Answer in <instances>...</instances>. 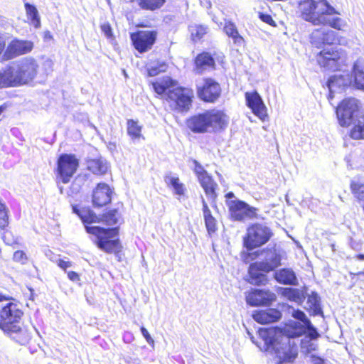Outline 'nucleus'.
Returning <instances> with one entry per match:
<instances>
[{"instance_id":"obj_42","label":"nucleus","mask_w":364,"mask_h":364,"mask_svg":"<svg viewBox=\"0 0 364 364\" xmlns=\"http://www.w3.org/2000/svg\"><path fill=\"white\" fill-rule=\"evenodd\" d=\"M189 31L193 41L200 40L208 32V28L203 25H192L189 26Z\"/></svg>"},{"instance_id":"obj_61","label":"nucleus","mask_w":364,"mask_h":364,"mask_svg":"<svg viewBox=\"0 0 364 364\" xmlns=\"http://www.w3.org/2000/svg\"><path fill=\"white\" fill-rule=\"evenodd\" d=\"M356 257L359 260H364V254L358 255Z\"/></svg>"},{"instance_id":"obj_45","label":"nucleus","mask_w":364,"mask_h":364,"mask_svg":"<svg viewBox=\"0 0 364 364\" xmlns=\"http://www.w3.org/2000/svg\"><path fill=\"white\" fill-rule=\"evenodd\" d=\"M183 111L188 110L194 98V92L192 89L183 87Z\"/></svg>"},{"instance_id":"obj_29","label":"nucleus","mask_w":364,"mask_h":364,"mask_svg":"<svg viewBox=\"0 0 364 364\" xmlns=\"http://www.w3.org/2000/svg\"><path fill=\"white\" fill-rule=\"evenodd\" d=\"M364 67L358 60L353 64L352 73L353 74V85L358 90L364 91Z\"/></svg>"},{"instance_id":"obj_32","label":"nucleus","mask_w":364,"mask_h":364,"mask_svg":"<svg viewBox=\"0 0 364 364\" xmlns=\"http://www.w3.org/2000/svg\"><path fill=\"white\" fill-rule=\"evenodd\" d=\"M281 294L287 299L294 301L297 304H301L305 298V294L304 291L298 289L282 288Z\"/></svg>"},{"instance_id":"obj_34","label":"nucleus","mask_w":364,"mask_h":364,"mask_svg":"<svg viewBox=\"0 0 364 364\" xmlns=\"http://www.w3.org/2000/svg\"><path fill=\"white\" fill-rule=\"evenodd\" d=\"M24 7L26 16L30 20L31 24L33 25L35 28H39L41 26V18L36 7L28 2L24 3Z\"/></svg>"},{"instance_id":"obj_8","label":"nucleus","mask_w":364,"mask_h":364,"mask_svg":"<svg viewBox=\"0 0 364 364\" xmlns=\"http://www.w3.org/2000/svg\"><path fill=\"white\" fill-rule=\"evenodd\" d=\"M273 235L271 229L265 225L255 223L250 226L244 237V246L252 250L266 244Z\"/></svg>"},{"instance_id":"obj_57","label":"nucleus","mask_w":364,"mask_h":364,"mask_svg":"<svg viewBox=\"0 0 364 364\" xmlns=\"http://www.w3.org/2000/svg\"><path fill=\"white\" fill-rule=\"evenodd\" d=\"M311 360L314 364H324V360L314 355H311Z\"/></svg>"},{"instance_id":"obj_46","label":"nucleus","mask_w":364,"mask_h":364,"mask_svg":"<svg viewBox=\"0 0 364 364\" xmlns=\"http://www.w3.org/2000/svg\"><path fill=\"white\" fill-rule=\"evenodd\" d=\"M317 345L311 341L310 340L304 339L301 341V352L305 354H310L313 351H315L317 350Z\"/></svg>"},{"instance_id":"obj_48","label":"nucleus","mask_w":364,"mask_h":364,"mask_svg":"<svg viewBox=\"0 0 364 364\" xmlns=\"http://www.w3.org/2000/svg\"><path fill=\"white\" fill-rule=\"evenodd\" d=\"M292 316L299 321H302L303 323L299 322L305 328L306 321H310L304 314V313L300 310H293Z\"/></svg>"},{"instance_id":"obj_63","label":"nucleus","mask_w":364,"mask_h":364,"mask_svg":"<svg viewBox=\"0 0 364 364\" xmlns=\"http://www.w3.org/2000/svg\"><path fill=\"white\" fill-rule=\"evenodd\" d=\"M123 73H124V75L126 76V75H127V74H126L125 70H123Z\"/></svg>"},{"instance_id":"obj_25","label":"nucleus","mask_w":364,"mask_h":364,"mask_svg":"<svg viewBox=\"0 0 364 364\" xmlns=\"http://www.w3.org/2000/svg\"><path fill=\"white\" fill-rule=\"evenodd\" d=\"M257 262L249 267V282L255 285H264L267 282V272H263V268Z\"/></svg>"},{"instance_id":"obj_31","label":"nucleus","mask_w":364,"mask_h":364,"mask_svg":"<svg viewBox=\"0 0 364 364\" xmlns=\"http://www.w3.org/2000/svg\"><path fill=\"white\" fill-rule=\"evenodd\" d=\"M87 166L88 170L96 175H103L108 169L107 163L103 159H90L87 161Z\"/></svg>"},{"instance_id":"obj_44","label":"nucleus","mask_w":364,"mask_h":364,"mask_svg":"<svg viewBox=\"0 0 364 364\" xmlns=\"http://www.w3.org/2000/svg\"><path fill=\"white\" fill-rule=\"evenodd\" d=\"M119 214L117 209H113L103 215V220L109 225H115L118 223Z\"/></svg>"},{"instance_id":"obj_58","label":"nucleus","mask_w":364,"mask_h":364,"mask_svg":"<svg viewBox=\"0 0 364 364\" xmlns=\"http://www.w3.org/2000/svg\"><path fill=\"white\" fill-rule=\"evenodd\" d=\"M260 18L261 19L265 22V23H267L269 24H272V23H274V21L273 19L272 18V17L269 16V15H265V14H262L260 16Z\"/></svg>"},{"instance_id":"obj_60","label":"nucleus","mask_w":364,"mask_h":364,"mask_svg":"<svg viewBox=\"0 0 364 364\" xmlns=\"http://www.w3.org/2000/svg\"><path fill=\"white\" fill-rule=\"evenodd\" d=\"M234 197H235L234 193L232 192H230V193H227V195H226V198L228 199L232 198Z\"/></svg>"},{"instance_id":"obj_35","label":"nucleus","mask_w":364,"mask_h":364,"mask_svg":"<svg viewBox=\"0 0 364 364\" xmlns=\"http://www.w3.org/2000/svg\"><path fill=\"white\" fill-rule=\"evenodd\" d=\"M73 213L77 214L83 223H92L97 221V217L95 213L90 210H80L77 205H72Z\"/></svg>"},{"instance_id":"obj_62","label":"nucleus","mask_w":364,"mask_h":364,"mask_svg":"<svg viewBox=\"0 0 364 364\" xmlns=\"http://www.w3.org/2000/svg\"><path fill=\"white\" fill-rule=\"evenodd\" d=\"M3 107H0V114H1V112H3Z\"/></svg>"},{"instance_id":"obj_13","label":"nucleus","mask_w":364,"mask_h":364,"mask_svg":"<svg viewBox=\"0 0 364 364\" xmlns=\"http://www.w3.org/2000/svg\"><path fill=\"white\" fill-rule=\"evenodd\" d=\"M130 38L135 49L141 53L150 50L156 39V33L154 31H139L133 33Z\"/></svg>"},{"instance_id":"obj_10","label":"nucleus","mask_w":364,"mask_h":364,"mask_svg":"<svg viewBox=\"0 0 364 364\" xmlns=\"http://www.w3.org/2000/svg\"><path fill=\"white\" fill-rule=\"evenodd\" d=\"M79 166L78 159L72 154H62L58 160V176L63 183H68Z\"/></svg>"},{"instance_id":"obj_41","label":"nucleus","mask_w":364,"mask_h":364,"mask_svg":"<svg viewBox=\"0 0 364 364\" xmlns=\"http://www.w3.org/2000/svg\"><path fill=\"white\" fill-rule=\"evenodd\" d=\"M127 134L132 139H137L141 136V126L134 119L127 120Z\"/></svg>"},{"instance_id":"obj_15","label":"nucleus","mask_w":364,"mask_h":364,"mask_svg":"<svg viewBox=\"0 0 364 364\" xmlns=\"http://www.w3.org/2000/svg\"><path fill=\"white\" fill-rule=\"evenodd\" d=\"M352 85V75L348 73H345L343 74H336L331 76L327 82V85L330 92L328 100H332L333 97V93L342 92Z\"/></svg>"},{"instance_id":"obj_17","label":"nucleus","mask_w":364,"mask_h":364,"mask_svg":"<svg viewBox=\"0 0 364 364\" xmlns=\"http://www.w3.org/2000/svg\"><path fill=\"white\" fill-rule=\"evenodd\" d=\"M276 295L269 290L253 289L246 295V301L252 306L269 305L276 300Z\"/></svg>"},{"instance_id":"obj_56","label":"nucleus","mask_w":364,"mask_h":364,"mask_svg":"<svg viewBox=\"0 0 364 364\" xmlns=\"http://www.w3.org/2000/svg\"><path fill=\"white\" fill-rule=\"evenodd\" d=\"M68 277L73 282H77L80 280L78 274L73 271H70L68 272Z\"/></svg>"},{"instance_id":"obj_14","label":"nucleus","mask_w":364,"mask_h":364,"mask_svg":"<svg viewBox=\"0 0 364 364\" xmlns=\"http://www.w3.org/2000/svg\"><path fill=\"white\" fill-rule=\"evenodd\" d=\"M263 257L262 261L257 262L263 268L264 272H269L281 265L282 252L275 248H267L257 252Z\"/></svg>"},{"instance_id":"obj_16","label":"nucleus","mask_w":364,"mask_h":364,"mask_svg":"<svg viewBox=\"0 0 364 364\" xmlns=\"http://www.w3.org/2000/svg\"><path fill=\"white\" fill-rule=\"evenodd\" d=\"M207 124L209 131L216 132L225 129L229 122V117L223 111L210 109L205 111Z\"/></svg>"},{"instance_id":"obj_22","label":"nucleus","mask_w":364,"mask_h":364,"mask_svg":"<svg viewBox=\"0 0 364 364\" xmlns=\"http://www.w3.org/2000/svg\"><path fill=\"white\" fill-rule=\"evenodd\" d=\"M2 331L21 345H26L31 338V333L28 329L22 328L20 323L10 326L8 330Z\"/></svg>"},{"instance_id":"obj_52","label":"nucleus","mask_w":364,"mask_h":364,"mask_svg":"<svg viewBox=\"0 0 364 364\" xmlns=\"http://www.w3.org/2000/svg\"><path fill=\"white\" fill-rule=\"evenodd\" d=\"M141 332L146 342L150 345H153L154 343V339L151 338L148 331L144 326L141 328Z\"/></svg>"},{"instance_id":"obj_37","label":"nucleus","mask_w":364,"mask_h":364,"mask_svg":"<svg viewBox=\"0 0 364 364\" xmlns=\"http://www.w3.org/2000/svg\"><path fill=\"white\" fill-rule=\"evenodd\" d=\"M306 308L311 311L314 315L321 314L320 299L317 294L312 292L308 296Z\"/></svg>"},{"instance_id":"obj_6","label":"nucleus","mask_w":364,"mask_h":364,"mask_svg":"<svg viewBox=\"0 0 364 364\" xmlns=\"http://www.w3.org/2000/svg\"><path fill=\"white\" fill-rule=\"evenodd\" d=\"M318 65L326 70H341L347 66L348 60L346 52L335 47L321 50L316 56Z\"/></svg>"},{"instance_id":"obj_20","label":"nucleus","mask_w":364,"mask_h":364,"mask_svg":"<svg viewBox=\"0 0 364 364\" xmlns=\"http://www.w3.org/2000/svg\"><path fill=\"white\" fill-rule=\"evenodd\" d=\"M33 48L31 41L14 40L8 46L4 55V60L12 59L18 55L26 54Z\"/></svg>"},{"instance_id":"obj_47","label":"nucleus","mask_w":364,"mask_h":364,"mask_svg":"<svg viewBox=\"0 0 364 364\" xmlns=\"http://www.w3.org/2000/svg\"><path fill=\"white\" fill-rule=\"evenodd\" d=\"M9 224L8 210L6 205L0 202V228L4 229Z\"/></svg>"},{"instance_id":"obj_49","label":"nucleus","mask_w":364,"mask_h":364,"mask_svg":"<svg viewBox=\"0 0 364 364\" xmlns=\"http://www.w3.org/2000/svg\"><path fill=\"white\" fill-rule=\"evenodd\" d=\"M308 331V335L311 339H316L319 336L316 329L311 325L310 321H306L305 331Z\"/></svg>"},{"instance_id":"obj_33","label":"nucleus","mask_w":364,"mask_h":364,"mask_svg":"<svg viewBox=\"0 0 364 364\" xmlns=\"http://www.w3.org/2000/svg\"><path fill=\"white\" fill-rule=\"evenodd\" d=\"M168 65L164 60L151 61L146 67L148 75L154 77L161 73L166 71Z\"/></svg>"},{"instance_id":"obj_54","label":"nucleus","mask_w":364,"mask_h":364,"mask_svg":"<svg viewBox=\"0 0 364 364\" xmlns=\"http://www.w3.org/2000/svg\"><path fill=\"white\" fill-rule=\"evenodd\" d=\"M102 31L105 34L106 36H112V28L109 23H104L101 26Z\"/></svg>"},{"instance_id":"obj_28","label":"nucleus","mask_w":364,"mask_h":364,"mask_svg":"<svg viewBox=\"0 0 364 364\" xmlns=\"http://www.w3.org/2000/svg\"><path fill=\"white\" fill-rule=\"evenodd\" d=\"M195 63L198 73H203L208 68H213L215 65L214 59L208 53L199 54L196 58Z\"/></svg>"},{"instance_id":"obj_53","label":"nucleus","mask_w":364,"mask_h":364,"mask_svg":"<svg viewBox=\"0 0 364 364\" xmlns=\"http://www.w3.org/2000/svg\"><path fill=\"white\" fill-rule=\"evenodd\" d=\"M14 259L16 262H23L26 259L25 253L23 251H16L14 253Z\"/></svg>"},{"instance_id":"obj_30","label":"nucleus","mask_w":364,"mask_h":364,"mask_svg":"<svg viewBox=\"0 0 364 364\" xmlns=\"http://www.w3.org/2000/svg\"><path fill=\"white\" fill-rule=\"evenodd\" d=\"M198 180L201 186L204 189L205 194L212 200H214L216 197L215 188L217 187V184L214 182L212 177L208 173L201 176Z\"/></svg>"},{"instance_id":"obj_3","label":"nucleus","mask_w":364,"mask_h":364,"mask_svg":"<svg viewBox=\"0 0 364 364\" xmlns=\"http://www.w3.org/2000/svg\"><path fill=\"white\" fill-rule=\"evenodd\" d=\"M38 68L37 61L30 57L14 62L3 73H0L1 87L28 83L37 75Z\"/></svg>"},{"instance_id":"obj_5","label":"nucleus","mask_w":364,"mask_h":364,"mask_svg":"<svg viewBox=\"0 0 364 364\" xmlns=\"http://www.w3.org/2000/svg\"><path fill=\"white\" fill-rule=\"evenodd\" d=\"M87 232L96 237L95 243L98 248L108 252H114L120 249L118 228H104L99 226L85 225Z\"/></svg>"},{"instance_id":"obj_59","label":"nucleus","mask_w":364,"mask_h":364,"mask_svg":"<svg viewBox=\"0 0 364 364\" xmlns=\"http://www.w3.org/2000/svg\"><path fill=\"white\" fill-rule=\"evenodd\" d=\"M4 47H5V43H4V41H3V39L0 37V54L1 53L3 50L4 49Z\"/></svg>"},{"instance_id":"obj_1","label":"nucleus","mask_w":364,"mask_h":364,"mask_svg":"<svg viewBox=\"0 0 364 364\" xmlns=\"http://www.w3.org/2000/svg\"><path fill=\"white\" fill-rule=\"evenodd\" d=\"M264 341L265 350L274 353L279 359V364L293 362L297 356V348L291 338L301 336L304 328L298 321H291L283 329L263 328L258 331Z\"/></svg>"},{"instance_id":"obj_9","label":"nucleus","mask_w":364,"mask_h":364,"mask_svg":"<svg viewBox=\"0 0 364 364\" xmlns=\"http://www.w3.org/2000/svg\"><path fill=\"white\" fill-rule=\"evenodd\" d=\"M359 109L358 100L355 98L343 100L336 107V115L342 127H348L355 121Z\"/></svg>"},{"instance_id":"obj_26","label":"nucleus","mask_w":364,"mask_h":364,"mask_svg":"<svg viewBox=\"0 0 364 364\" xmlns=\"http://www.w3.org/2000/svg\"><path fill=\"white\" fill-rule=\"evenodd\" d=\"M274 277L278 282L284 284H297V278L291 269L284 268L279 269L275 272Z\"/></svg>"},{"instance_id":"obj_4","label":"nucleus","mask_w":364,"mask_h":364,"mask_svg":"<svg viewBox=\"0 0 364 364\" xmlns=\"http://www.w3.org/2000/svg\"><path fill=\"white\" fill-rule=\"evenodd\" d=\"M151 85L158 95L166 94V100L172 109L182 112V87L177 81L165 76L151 82Z\"/></svg>"},{"instance_id":"obj_27","label":"nucleus","mask_w":364,"mask_h":364,"mask_svg":"<svg viewBox=\"0 0 364 364\" xmlns=\"http://www.w3.org/2000/svg\"><path fill=\"white\" fill-rule=\"evenodd\" d=\"M223 31L228 37L232 38L235 46L241 47L245 45V39L238 33L237 26L234 23L225 21Z\"/></svg>"},{"instance_id":"obj_39","label":"nucleus","mask_w":364,"mask_h":364,"mask_svg":"<svg viewBox=\"0 0 364 364\" xmlns=\"http://www.w3.org/2000/svg\"><path fill=\"white\" fill-rule=\"evenodd\" d=\"M350 188L356 198L364 201V178L353 180L350 183Z\"/></svg>"},{"instance_id":"obj_24","label":"nucleus","mask_w":364,"mask_h":364,"mask_svg":"<svg viewBox=\"0 0 364 364\" xmlns=\"http://www.w3.org/2000/svg\"><path fill=\"white\" fill-rule=\"evenodd\" d=\"M186 126L192 132L196 133H204L208 132L205 112L194 115L187 119Z\"/></svg>"},{"instance_id":"obj_19","label":"nucleus","mask_w":364,"mask_h":364,"mask_svg":"<svg viewBox=\"0 0 364 364\" xmlns=\"http://www.w3.org/2000/svg\"><path fill=\"white\" fill-rule=\"evenodd\" d=\"M245 100L252 112L262 121H264L267 117V107L260 95L257 92H247Z\"/></svg>"},{"instance_id":"obj_43","label":"nucleus","mask_w":364,"mask_h":364,"mask_svg":"<svg viewBox=\"0 0 364 364\" xmlns=\"http://www.w3.org/2000/svg\"><path fill=\"white\" fill-rule=\"evenodd\" d=\"M165 0H139V4L143 9L155 10L160 8Z\"/></svg>"},{"instance_id":"obj_7","label":"nucleus","mask_w":364,"mask_h":364,"mask_svg":"<svg viewBox=\"0 0 364 364\" xmlns=\"http://www.w3.org/2000/svg\"><path fill=\"white\" fill-rule=\"evenodd\" d=\"M23 311L20 304L14 299L0 294V328H8L16 323H20Z\"/></svg>"},{"instance_id":"obj_2","label":"nucleus","mask_w":364,"mask_h":364,"mask_svg":"<svg viewBox=\"0 0 364 364\" xmlns=\"http://www.w3.org/2000/svg\"><path fill=\"white\" fill-rule=\"evenodd\" d=\"M301 18L314 26H328L336 30L343 31L347 22L338 16L340 12L327 0H305L299 4Z\"/></svg>"},{"instance_id":"obj_21","label":"nucleus","mask_w":364,"mask_h":364,"mask_svg":"<svg viewBox=\"0 0 364 364\" xmlns=\"http://www.w3.org/2000/svg\"><path fill=\"white\" fill-rule=\"evenodd\" d=\"M113 191L105 183H100L93 190L92 203L95 207H102L111 202Z\"/></svg>"},{"instance_id":"obj_38","label":"nucleus","mask_w":364,"mask_h":364,"mask_svg":"<svg viewBox=\"0 0 364 364\" xmlns=\"http://www.w3.org/2000/svg\"><path fill=\"white\" fill-rule=\"evenodd\" d=\"M203 210L204 220L208 231L209 232H215L216 230V220L212 216L210 210L204 200H203Z\"/></svg>"},{"instance_id":"obj_11","label":"nucleus","mask_w":364,"mask_h":364,"mask_svg":"<svg viewBox=\"0 0 364 364\" xmlns=\"http://www.w3.org/2000/svg\"><path fill=\"white\" fill-rule=\"evenodd\" d=\"M231 218L234 220L242 221L257 217V210L240 200L227 202Z\"/></svg>"},{"instance_id":"obj_40","label":"nucleus","mask_w":364,"mask_h":364,"mask_svg":"<svg viewBox=\"0 0 364 364\" xmlns=\"http://www.w3.org/2000/svg\"><path fill=\"white\" fill-rule=\"evenodd\" d=\"M166 183L173 189L177 195H182V185L180 183L179 178L175 174L169 173L165 177Z\"/></svg>"},{"instance_id":"obj_12","label":"nucleus","mask_w":364,"mask_h":364,"mask_svg":"<svg viewBox=\"0 0 364 364\" xmlns=\"http://www.w3.org/2000/svg\"><path fill=\"white\" fill-rule=\"evenodd\" d=\"M198 97L209 103L215 102L221 95V87L218 82L212 78H205L202 85L197 87Z\"/></svg>"},{"instance_id":"obj_50","label":"nucleus","mask_w":364,"mask_h":364,"mask_svg":"<svg viewBox=\"0 0 364 364\" xmlns=\"http://www.w3.org/2000/svg\"><path fill=\"white\" fill-rule=\"evenodd\" d=\"M193 164H194V171L198 179H200L201 176H203V175L208 174L207 171L198 164L197 161H194Z\"/></svg>"},{"instance_id":"obj_18","label":"nucleus","mask_w":364,"mask_h":364,"mask_svg":"<svg viewBox=\"0 0 364 364\" xmlns=\"http://www.w3.org/2000/svg\"><path fill=\"white\" fill-rule=\"evenodd\" d=\"M311 43L317 48L323 45H331L338 41V33L327 28L315 29L311 34Z\"/></svg>"},{"instance_id":"obj_51","label":"nucleus","mask_w":364,"mask_h":364,"mask_svg":"<svg viewBox=\"0 0 364 364\" xmlns=\"http://www.w3.org/2000/svg\"><path fill=\"white\" fill-rule=\"evenodd\" d=\"M2 238L6 245H11L14 242L12 234L9 231H4L2 234Z\"/></svg>"},{"instance_id":"obj_23","label":"nucleus","mask_w":364,"mask_h":364,"mask_svg":"<svg viewBox=\"0 0 364 364\" xmlns=\"http://www.w3.org/2000/svg\"><path fill=\"white\" fill-rule=\"evenodd\" d=\"M252 316L257 322L264 324L278 321L281 318L282 314L277 309H269L267 310L255 311Z\"/></svg>"},{"instance_id":"obj_55","label":"nucleus","mask_w":364,"mask_h":364,"mask_svg":"<svg viewBox=\"0 0 364 364\" xmlns=\"http://www.w3.org/2000/svg\"><path fill=\"white\" fill-rule=\"evenodd\" d=\"M58 266L65 270L67 268H69L71 267L72 264L69 261H65V260H63V259H59L58 262Z\"/></svg>"},{"instance_id":"obj_36","label":"nucleus","mask_w":364,"mask_h":364,"mask_svg":"<svg viewBox=\"0 0 364 364\" xmlns=\"http://www.w3.org/2000/svg\"><path fill=\"white\" fill-rule=\"evenodd\" d=\"M350 136L356 140L364 139V116H361L354 121L350 130Z\"/></svg>"}]
</instances>
